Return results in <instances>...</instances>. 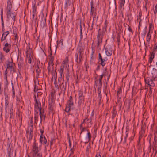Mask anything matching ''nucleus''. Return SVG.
<instances>
[{"mask_svg":"<svg viewBox=\"0 0 157 157\" xmlns=\"http://www.w3.org/2000/svg\"><path fill=\"white\" fill-rule=\"evenodd\" d=\"M11 84L12 87V97L13 98H14L15 96L14 87V86L13 85V84L12 83Z\"/></svg>","mask_w":157,"mask_h":157,"instance_id":"nucleus-29","label":"nucleus"},{"mask_svg":"<svg viewBox=\"0 0 157 157\" xmlns=\"http://www.w3.org/2000/svg\"><path fill=\"white\" fill-rule=\"evenodd\" d=\"M98 88H101L102 86V81H98Z\"/></svg>","mask_w":157,"mask_h":157,"instance_id":"nucleus-54","label":"nucleus"},{"mask_svg":"<svg viewBox=\"0 0 157 157\" xmlns=\"http://www.w3.org/2000/svg\"><path fill=\"white\" fill-rule=\"evenodd\" d=\"M83 55H79V63H80L83 58Z\"/></svg>","mask_w":157,"mask_h":157,"instance_id":"nucleus-59","label":"nucleus"},{"mask_svg":"<svg viewBox=\"0 0 157 157\" xmlns=\"http://www.w3.org/2000/svg\"><path fill=\"white\" fill-rule=\"evenodd\" d=\"M4 79L6 80L5 82L6 83V84L8 85V83L7 80V75H4Z\"/></svg>","mask_w":157,"mask_h":157,"instance_id":"nucleus-51","label":"nucleus"},{"mask_svg":"<svg viewBox=\"0 0 157 157\" xmlns=\"http://www.w3.org/2000/svg\"><path fill=\"white\" fill-rule=\"evenodd\" d=\"M152 78L154 81L157 80V70L153 68L152 71Z\"/></svg>","mask_w":157,"mask_h":157,"instance_id":"nucleus-11","label":"nucleus"},{"mask_svg":"<svg viewBox=\"0 0 157 157\" xmlns=\"http://www.w3.org/2000/svg\"><path fill=\"white\" fill-rule=\"evenodd\" d=\"M37 6L34 5L32 7V13H36Z\"/></svg>","mask_w":157,"mask_h":157,"instance_id":"nucleus-30","label":"nucleus"},{"mask_svg":"<svg viewBox=\"0 0 157 157\" xmlns=\"http://www.w3.org/2000/svg\"><path fill=\"white\" fill-rule=\"evenodd\" d=\"M157 12V4L155 6V9L154 10V13L155 15H156Z\"/></svg>","mask_w":157,"mask_h":157,"instance_id":"nucleus-53","label":"nucleus"},{"mask_svg":"<svg viewBox=\"0 0 157 157\" xmlns=\"http://www.w3.org/2000/svg\"><path fill=\"white\" fill-rule=\"evenodd\" d=\"M128 129L126 128V132H125L126 135L124 136V141L123 142L124 144H125L126 142V140H127V138L128 136Z\"/></svg>","mask_w":157,"mask_h":157,"instance_id":"nucleus-22","label":"nucleus"},{"mask_svg":"<svg viewBox=\"0 0 157 157\" xmlns=\"http://www.w3.org/2000/svg\"><path fill=\"white\" fill-rule=\"evenodd\" d=\"M13 107H11L10 109V117H11V116H12V113H13Z\"/></svg>","mask_w":157,"mask_h":157,"instance_id":"nucleus-61","label":"nucleus"},{"mask_svg":"<svg viewBox=\"0 0 157 157\" xmlns=\"http://www.w3.org/2000/svg\"><path fill=\"white\" fill-rule=\"evenodd\" d=\"M68 61V56H67L63 61V65L61 66L60 69L59 70V72L61 76H62V74L63 72H67V73L66 75V77L67 81L69 80V74L68 73L69 72L68 68V67H69Z\"/></svg>","mask_w":157,"mask_h":157,"instance_id":"nucleus-1","label":"nucleus"},{"mask_svg":"<svg viewBox=\"0 0 157 157\" xmlns=\"http://www.w3.org/2000/svg\"><path fill=\"white\" fill-rule=\"evenodd\" d=\"M87 138H86V139H87L88 142L91 139V134L89 132H88L87 133Z\"/></svg>","mask_w":157,"mask_h":157,"instance_id":"nucleus-41","label":"nucleus"},{"mask_svg":"<svg viewBox=\"0 0 157 157\" xmlns=\"http://www.w3.org/2000/svg\"><path fill=\"white\" fill-rule=\"evenodd\" d=\"M17 63L19 67L21 68L24 64L23 59L21 56L18 57Z\"/></svg>","mask_w":157,"mask_h":157,"instance_id":"nucleus-12","label":"nucleus"},{"mask_svg":"<svg viewBox=\"0 0 157 157\" xmlns=\"http://www.w3.org/2000/svg\"><path fill=\"white\" fill-rule=\"evenodd\" d=\"M101 152H98L95 156V157H101Z\"/></svg>","mask_w":157,"mask_h":157,"instance_id":"nucleus-52","label":"nucleus"},{"mask_svg":"<svg viewBox=\"0 0 157 157\" xmlns=\"http://www.w3.org/2000/svg\"><path fill=\"white\" fill-rule=\"evenodd\" d=\"M75 147H76V145H74L73 146V148H71V149H70L71 153H70V155H69V156H70V155H71L73 154L74 152V150L75 149V148H74Z\"/></svg>","mask_w":157,"mask_h":157,"instance_id":"nucleus-40","label":"nucleus"},{"mask_svg":"<svg viewBox=\"0 0 157 157\" xmlns=\"http://www.w3.org/2000/svg\"><path fill=\"white\" fill-rule=\"evenodd\" d=\"M34 100L35 101V107L36 109L37 108L39 110L41 109V104L40 101L36 99V96L34 95Z\"/></svg>","mask_w":157,"mask_h":157,"instance_id":"nucleus-7","label":"nucleus"},{"mask_svg":"<svg viewBox=\"0 0 157 157\" xmlns=\"http://www.w3.org/2000/svg\"><path fill=\"white\" fill-rule=\"evenodd\" d=\"M139 16L140 17V18H139L137 19V21H139V25H140V22L141 21V20L140 19L141 15H139Z\"/></svg>","mask_w":157,"mask_h":157,"instance_id":"nucleus-63","label":"nucleus"},{"mask_svg":"<svg viewBox=\"0 0 157 157\" xmlns=\"http://www.w3.org/2000/svg\"><path fill=\"white\" fill-rule=\"evenodd\" d=\"M13 0H8L7 2V6L6 9V12L9 15L12 8V2Z\"/></svg>","mask_w":157,"mask_h":157,"instance_id":"nucleus-5","label":"nucleus"},{"mask_svg":"<svg viewBox=\"0 0 157 157\" xmlns=\"http://www.w3.org/2000/svg\"><path fill=\"white\" fill-rule=\"evenodd\" d=\"M150 32H149L147 34V35L146 40L147 42H149L150 40V39H151V34H150Z\"/></svg>","mask_w":157,"mask_h":157,"instance_id":"nucleus-28","label":"nucleus"},{"mask_svg":"<svg viewBox=\"0 0 157 157\" xmlns=\"http://www.w3.org/2000/svg\"><path fill=\"white\" fill-rule=\"evenodd\" d=\"M112 119H114L117 114V112L116 111L115 109H114L113 111L112 112Z\"/></svg>","mask_w":157,"mask_h":157,"instance_id":"nucleus-26","label":"nucleus"},{"mask_svg":"<svg viewBox=\"0 0 157 157\" xmlns=\"http://www.w3.org/2000/svg\"><path fill=\"white\" fill-rule=\"evenodd\" d=\"M5 96V109H7L8 107V104H9V101H8V96L6 95Z\"/></svg>","mask_w":157,"mask_h":157,"instance_id":"nucleus-17","label":"nucleus"},{"mask_svg":"<svg viewBox=\"0 0 157 157\" xmlns=\"http://www.w3.org/2000/svg\"><path fill=\"white\" fill-rule=\"evenodd\" d=\"M78 95L79 97L84 96L83 94V92L82 90H80L79 91Z\"/></svg>","mask_w":157,"mask_h":157,"instance_id":"nucleus-43","label":"nucleus"},{"mask_svg":"<svg viewBox=\"0 0 157 157\" xmlns=\"http://www.w3.org/2000/svg\"><path fill=\"white\" fill-rule=\"evenodd\" d=\"M40 112V122H41L42 120H44L45 117V115L43 112H42L41 109L39 110Z\"/></svg>","mask_w":157,"mask_h":157,"instance_id":"nucleus-16","label":"nucleus"},{"mask_svg":"<svg viewBox=\"0 0 157 157\" xmlns=\"http://www.w3.org/2000/svg\"><path fill=\"white\" fill-rule=\"evenodd\" d=\"M6 15L7 16V17L9 19L11 18L13 20L15 21V17L16 15L13 13H11V12H10V14L9 15H8L7 13H6Z\"/></svg>","mask_w":157,"mask_h":157,"instance_id":"nucleus-15","label":"nucleus"},{"mask_svg":"<svg viewBox=\"0 0 157 157\" xmlns=\"http://www.w3.org/2000/svg\"><path fill=\"white\" fill-rule=\"evenodd\" d=\"M48 65H51L52 66H53V62L52 61H49L48 63Z\"/></svg>","mask_w":157,"mask_h":157,"instance_id":"nucleus-60","label":"nucleus"},{"mask_svg":"<svg viewBox=\"0 0 157 157\" xmlns=\"http://www.w3.org/2000/svg\"><path fill=\"white\" fill-rule=\"evenodd\" d=\"M92 53L91 54V57L90 59V61H91L93 59H94V57L93 56V55L94 53L95 49H93L92 47Z\"/></svg>","mask_w":157,"mask_h":157,"instance_id":"nucleus-32","label":"nucleus"},{"mask_svg":"<svg viewBox=\"0 0 157 157\" xmlns=\"http://www.w3.org/2000/svg\"><path fill=\"white\" fill-rule=\"evenodd\" d=\"M0 59L1 61H0V62H2V61L4 60V56L3 54L2 53H0Z\"/></svg>","mask_w":157,"mask_h":157,"instance_id":"nucleus-35","label":"nucleus"},{"mask_svg":"<svg viewBox=\"0 0 157 157\" xmlns=\"http://www.w3.org/2000/svg\"><path fill=\"white\" fill-rule=\"evenodd\" d=\"M30 154L32 157H42V153L39 150L38 145L35 142L33 143Z\"/></svg>","mask_w":157,"mask_h":157,"instance_id":"nucleus-2","label":"nucleus"},{"mask_svg":"<svg viewBox=\"0 0 157 157\" xmlns=\"http://www.w3.org/2000/svg\"><path fill=\"white\" fill-rule=\"evenodd\" d=\"M63 47V43L62 41L60 40V41L58 42L57 45V48H62Z\"/></svg>","mask_w":157,"mask_h":157,"instance_id":"nucleus-23","label":"nucleus"},{"mask_svg":"<svg viewBox=\"0 0 157 157\" xmlns=\"http://www.w3.org/2000/svg\"><path fill=\"white\" fill-rule=\"evenodd\" d=\"M108 24V22L107 21V20H106L105 21V23H104V26L103 27V29L104 30H106V28H107V27Z\"/></svg>","mask_w":157,"mask_h":157,"instance_id":"nucleus-37","label":"nucleus"},{"mask_svg":"<svg viewBox=\"0 0 157 157\" xmlns=\"http://www.w3.org/2000/svg\"><path fill=\"white\" fill-rule=\"evenodd\" d=\"M38 112H37L35 114L34 116V123H37V119L39 116L38 115Z\"/></svg>","mask_w":157,"mask_h":157,"instance_id":"nucleus-25","label":"nucleus"},{"mask_svg":"<svg viewBox=\"0 0 157 157\" xmlns=\"http://www.w3.org/2000/svg\"><path fill=\"white\" fill-rule=\"evenodd\" d=\"M48 70L49 72H50L51 71L52 69H53V67L51 65H48Z\"/></svg>","mask_w":157,"mask_h":157,"instance_id":"nucleus-47","label":"nucleus"},{"mask_svg":"<svg viewBox=\"0 0 157 157\" xmlns=\"http://www.w3.org/2000/svg\"><path fill=\"white\" fill-rule=\"evenodd\" d=\"M69 3V0H66V2L65 5V8L67 10L68 9V4Z\"/></svg>","mask_w":157,"mask_h":157,"instance_id":"nucleus-38","label":"nucleus"},{"mask_svg":"<svg viewBox=\"0 0 157 157\" xmlns=\"http://www.w3.org/2000/svg\"><path fill=\"white\" fill-rule=\"evenodd\" d=\"M40 25L42 28H44L46 25V19L43 16L41 18Z\"/></svg>","mask_w":157,"mask_h":157,"instance_id":"nucleus-13","label":"nucleus"},{"mask_svg":"<svg viewBox=\"0 0 157 157\" xmlns=\"http://www.w3.org/2000/svg\"><path fill=\"white\" fill-rule=\"evenodd\" d=\"M33 125H30L29 126V132H33Z\"/></svg>","mask_w":157,"mask_h":157,"instance_id":"nucleus-55","label":"nucleus"},{"mask_svg":"<svg viewBox=\"0 0 157 157\" xmlns=\"http://www.w3.org/2000/svg\"><path fill=\"white\" fill-rule=\"evenodd\" d=\"M72 100V97L71 96L69 98V110L70 109V107L73 105Z\"/></svg>","mask_w":157,"mask_h":157,"instance_id":"nucleus-24","label":"nucleus"},{"mask_svg":"<svg viewBox=\"0 0 157 157\" xmlns=\"http://www.w3.org/2000/svg\"><path fill=\"white\" fill-rule=\"evenodd\" d=\"M157 141V137L156 136H155L154 138V141L153 142V144H155V145L156 144Z\"/></svg>","mask_w":157,"mask_h":157,"instance_id":"nucleus-49","label":"nucleus"},{"mask_svg":"<svg viewBox=\"0 0 157 157\" xmlns=\"http://www.w3.org/2000/svg\"><path fill=\"white\" fill-rule=\"evenodd\" d=\"M100 29H99L98 31L97 37V47L99 48L101 46L102 43V40L105 33L103 31H100Z\"/></svg>","mask_w":157,"mask_h":157,"instance_id":"nucleus-3","label":"nucleus"},{"mask_svg":"<svg viewBox=\"0 0 157 157\" xmlns=\"http://www.w3.org/2000/svg\"><path fill=\"white\" fill-rule=\"evenodd\" d=\"M84 99V96L79 97V102H82V101H83Z\"/></svg>","mask_w":157,"mask_h":157,"instance_id":"nucleus-48","label":"nucleus"},{"mask_svg":"<svg viewBox=\"0 0 157 157\" xmlns=\"http://www.w3.org/2000/svg\"><path fill=\"white\" fill-rule=\"evenodd\" d=\"M101 88H98V95L101 94Z\"/></svg>","mask_w":157,"mask_h":157,"instance_id":"nucleus-62","label":"nucleus"},{"mask_svg":"<svg viewBox=\"0 0 157 157\" xmlns=\"http://www.w3.org/2000/svg\"><path fill=\"white\" fill-rule=\"evenodd\" d=\"M153 80H154L153 78L152 79L149 77L144 78V81L146 83L152 87H154L155 86V84L153 82Z\"/></svg>","mask_w":157,"mask_h":157,"instance_id":"nucleus-6","label":"nucleus"},{"mask_svg":"<svg viewBox=\"0 0 157 157\" xmlns=\"http://www.w3.org/2000/svg\"><path fill=\"white\" fill-rule=\"evenodd\" d=\"M155 57V55L154 53H150L149 54V58L150 59H153Z\"/></svg>","mask_w":157,"mask_h":157,"instance_id":"nucleus-46","label":"nucleus"},{"mask_svg":"<svg viewBox=\"0 0 157 157\" xmlns=\"http://www.w3.org/2000/svg\"><path fill=\"white\" fill-rule=\"evenodd\" d=\"M10 48L3 47V50L6 53H8L10 51Z\"/></svg>","mask_w":157,"mask_h":157,"instance_id":"nucleus-44","label":"nucleus"},{"mask_svg":"<svg viewBox=\"0 0 157 157\" xmlns=\"http://www.w3.org/2000/svg\"><path fill=\"white\" fill-rule=\"evenodd\" d=\"M98 61L100 62V65L103 67L105 65L108 60V58L105 55H103V56H102L100 53H98Z\"/></svg>","mask_w":157,"mask_h":157,"instance_id":"nucleus-4","label":"nucleus"},{"mask_svg":"<svg viewBox=\"0 0 157 157\" xmlns=\"http://www.w3.org/2000/svg\"><path fill=\"white\" fill-rule=\"evenodd\" d=\"M125 2V0H120V5L121 8L124 5Z\"/></svg>","mask_w":157,"mask_h":157,"instance_id":"nucleus-36","label":"nucleus"},{"mask_svg":"<svg viewBox=\"0 0 157 157\" xmlns=\"http://www.w3.org/2000/svg\"><path fill=\"white\" fill-rule=\"evenodd\" d=\"M122 89L121 88H119L117 90V98L120 99L121 98V97Z\"/></svg>","mask_w":157,"mask_h":157,"instance_id":"nucleus-19","label":"nucleus"},{"mask_svg":"<svg viewBox=\"0 0 157 157\" xmlns=\"http://www.w3.org/2000/svg\"><path fill=\"white\" fill-rule=\"evenodd\" d=\"M26 57L33 56V53L32 52V49L30 48L29 45L26 48Z\"/></svg>","mask_w":157,"mask_h":157,"instance_id":"nucleus-10","label":"nucleus"},{"mask_svg":"<svg viewBox=\"0 0 157 157\" xmlns=\"http://www.w3.org/2000/svg\"><path fill=\"white\" fill-rule=\"evenodd\" d=\"M35 70L37 74V76H39V75L41 71V69L40 68L38 65H37V66H36Z\"/></svg>","mask_w":157,"mask_h":157,"instance_id":"nucleus-21","label":"nucleus"},{"mask_svg":"<svg viewBox=\"0 0 157 157\" xmlns=\"http://www.w3.org/2000/svg\"><path fill=\"white\" fill-rule=\"evenodd\" d=\"M152 148H153V151H155V155H156V153H157L156 144L155 145V144H153Z\"/></svg>","mask_w":157,"mask_h":157,"instance_id":"nucleus-39","label":"nucleus"},{"mask_svg":"<svg viewBox=\"0 0 157 157\" xmlns=\"http://www.w3.org/2000/svg\"><path fill=\"white\" fill-rule=\"evenodd\" d=\"M11 46V45L10 44L8 43L7 42H6L5 44L4 47H6L10 48Z\"/></svg>","mask_w":157,"mask_h":157,"instance_id":"nucleus-42","label":"nucleus"},{"mask_svg":"<svg viewBox=\"0 0 157 157\" xmlns=\"http://www.w3.org/2000/svg\"><path fill=\"white\" fill-rule=\"evenodd\" d=\"M90 5H91V10H94V5H93V1H92L90 2Z\"/></svg>","mask_w":157,"mask_h":157,"instance_id":"nucleus-58","label":"nucleus"},{"mask_svg":"<svg viewBox=\"0 0 157 157\" xmlns=\"http://www.w3.org/2000/svg\"><path fill=\"white\" fill-rule=\"evenodd\" d=\"M105 52L106 55L108 56H110L112 53V49L111 46L106 47L105 48Z\"/></svg>","mask_w":157,"mask_h":157,"instance_id":"nucleus-8","label":"nucleus"},{"mask_svg":"<svg viewBox=\"0 0 157 157\" xmlns=\"http://www.w3.org/2000/svg\"><path fill=\"white\" fill-rule=\"evenodd\" d=\"M52 78L53 79H54L55 80L54 83H55V82H56V79H57V74L56 73H53L52 74Z\"/></svg>","mask_w":157,"mask_h":157,"instance_id":"nucleus-33","label":"nucleus"},{"mask_svg":"<svg viewBox=\"0 0 157 157\" xmlns=\"http://www.w3.org/2000/svg\"><path fill=\"white\" fill-rule=\"evenodd\" d=\"M154 91L155 90L154 89L150 87V89L149 90V93L148 94V95H149V96L150 97H151L153 91Z\"/></svg>","mask_w":157,"mask_h":157,"instance_id":"nucleus-31","label":"nucleus"},{"mask_svg":"<svg viewBox=\"0 0 157 157\" xmlns=\"http://www.w3.org/2000/svg\"><path fill=\"white\" fill-rule=\"evenodd\" d=\"M78 49L79 50L78 53H79V55H83V52L84 50V48H82L81 45H78Z\"/></svg>","mask_w":157,"mask_h":157,"instance_id":"nucleus-18","label":"nucleus"},{"mask_svg":"<svg viewBox=\"0 0 157 157\" xmlns=\"http://www.w3.org/2000/svg\"><path fill=\"white\" fill-rule=\"evenodd\" d=\"M13 35L15 37L14 40H16V39H18V36L17 35V34H16L15 33V34H13Z\"/></svg>","mask_w":157,"mask_h":157,"instance_id":"nucleus-64","label":"nucleus"},{"mask_svg":"<svg viewBox=\"0 0 157 157\" xmlns=\"http://www.w3.org/2000/svg\"><path fill=\"white\" fill-rule=\"evenodd\" d=\"M9 33L10 32L9 31L5 32L3 33L2 36L6 39L7 36L9 34Z\"/></svg>","mask_w":157,"mask_h":157,"instance_id":"nucleus-34","label":"nucleus"},{"mask_svg":"<svg viewBox=\"0 0 157 157\" xmlns=\"http://www.w3.org/2000/svg\"><path fill=\"white\" fill-rule=\"evenodd\" d=\"M68 105H67L66 106V107L65 110V111L66 113H67V115H69V106Z\"/></svg>","mask_w":157,"mask_h":157,"instance_id":"nucleus-45","label":"nucleus"},{"mask_svg":"<svg viewBox=\"0 0 157 157\" xmlns=\"http://www.w3.org/2000/svg\"><path fill=\"white\" fill-rule=\"evenodd\" d=\"M54 104L53 103H49V104L48 107L50 110V113H52V112L54 108Z\"/></svg>","mask_w":157,"mask_h":157,"instance_id":"nucleus-20","label":"nucleus"},{"mask_svg":"<svg viewBox=\"0 0 157 157\" xmlns=\"http://www.w3.org/2000/svg\"><path fill=\"white\" fill-rule=\"evenodd\" d=\"M33 132H29V138L30 140H31L33 137Z\"/></svg>","mask_w":157,"mask_h":157,"instance_id":"nucleus-50","label":"nucleus"},{"mask_svg":"<svg viewBox=\"0 0 157 157\" xmlns=\"http://www.w3.org/2000/svg\"><path fill=\"white\" fill-rule=\"evenodd\" d=\"M153 27V25L152 23H149V32H150L151 29Z\"/></svg>","mask_w":157,"mask_h":157,"instance_id":"nucleus-56","label":"nucleus"},{"mask_svg":"<svg viewBox=\"0 0 157 157\" xmlns=\"http://www.w3.org/2000/svg\"><path fill=\"white\" fill-rule=\"evenodd\" d=\"M7 69H10L11 72H14V64L12 61L9 62L7 64Z\"/></svg>","mask_w":157,"mask_h":157,"instance_id":"nucleus-9","label":"nucleus"},{"mask_svg":"<svg viewBox=\"0 0 157 157\" xmlns=\"http://www.w3.org/2000/svg\"><path fill=\"white\" fill-rule=\"evenodd\" d=\"M96 14H97L96 13H94V14H93V15H92V16H93V23H94V22L96 19Z\"/></svg>","mask_w":157,"mask_h":157,"instance_id":"nucleus-57","label":"nucleus"},{"mask_svg":"<svg viewBox=\"0 0 157 157\" xmlns=\"http://www.w3.org/2000/svg\"><path fill=\"white\" fill-rule=\"evenodd\" d=\"M40 142L44 144H45L47 142V140L44 136H40Z\"/></svg>","mask_w":157,"mask_h":157,"instance_id":"nucleus-14","label":"nucleus"},{"mask_svg":"<svg viewBox=\"0 0 157 157\" xmlns=\"http://www.w3.org/2000/svg\"><path fill=\"white\" fill-rule=\"evenodd\" d=\"M33 56H29V57H26V61L28 62L29 63H31V59L33 58Z\"/></svg>","mask_w":157,"mask_h":157,"instance_id":"nucleus-27","label":"nucleus"}]
</instances>
